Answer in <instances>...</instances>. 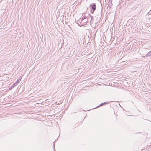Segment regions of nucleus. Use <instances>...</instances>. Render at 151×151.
Wrapping results in <instances>:
<instances>
[{"mask_svg":"<svg viewBox=\"0 0 151 151\" xmlns=\"http://www.w3.org/2000/svg\"><path fill=\"white\" fill-rule=\"evenodd\" d=\"M108 5L109 6V8H110L111 6L112 5V2H108Z\"/></svg>","mask_w":151,"mask_h":151,"instance_id":"nucleus-6","label":"nucleus"},{"mask_svg":"<svg viewBox=\"0 0 151 151\" xmlns=\"http://www.w3.org/2000/svg\"><path fill=\"white\" fill-rule=\"evenodd\" d=\"M136 9H137H137H139V8L137 7V8H136Z\"/></svg>","mask_w":151,"mask_h":151,"instance_id":"nucleus-10","label":"nucleus"},{"mask_svg":"<svg viewBox=\"0 0 151 151\" xmlns=\"http://www.w3.org/2000/svg\"><path fill=\"white\" fill-rule=\"evenodd\" d=\"M86 19V17L83 16L82 17L81 19V21H83V20L85 19Z\"/></svg>","mask_w":151,"mask_h":151,"instance_id":"nucleus-7","label":"nucleus"},{"mask_svg":"<svg viewBox=\"0 0 151 151\" xmlns=\"http://www.w3.org/2000/svg\"><path fill=\"white\" fill-rule=\"evenodd\" d=\"M146 56L148 58H151V50L149 52H148L146 54Z\"/></svg>","mask_w":151,"mask_h":151,"instance_id":"nucleus-2","label":"nucleus"},{"mask_svg":"<svg viewBox=\"0 0 151 151\" xmlns=\"http://www.w3.org/2000/svg\"><path fill=\"white\" fill-rule=\"evenodd\" d=\"M88 22V20H87V21H86V22Z\"/></svg>","mask_w":151,"mask_h":151,"instance_id":"nucleus-11","label":"nucleus"},{"mask_svg":"<svg viewBox=\"0 0 151 151\" xmlns=\"http://www.w3.org/2000/svg\"><path fill=\"white\" fill-rule=\"evenodd\" d=\"M89 7L91 9V12L92 14L93 13L94 11L96 9V4L93 3L91 4L90 5Z\"/></svg>","mask_w":151,"mask_h":151,"instance_id":"nucleus-1","label":"nucleus"},{"mask_svg":"<svg viewBox=\"0 0 151 151\" xmlns=\"http://www.w3.org/2000/svg\"><path fill=\"white\" fill-rule=\"evenodd\" d=\"M53 146H54V147H55V144H54Z\"/></svg>","mask_w":151,"mask_h":151,"instance_id":"nucleus-12","label":"nucleus"},{"mask_svg":"<svg viewBox=\"0 0 151 151\" xmlns=\"http://www.w3.org/2000/svg\"><path fill=\"white\" fill-rule=\"evenodd\" d=\"M19 83V81L18 80H17V81L15 83V84H16V85L17 86L18 84Z\"/></svg>","mask_w":151,"mask_h":151,"instance_id":"nucleus-8","label":"nucleus"},{"mask_svg":"<svg viewBox=\"0 0 151 151\" xmlns=\"http://www.w3.org/2000/svg\"><path fill=\"white\" fill-rule=\"evenodd\" d=\"M109 102H105L104 103H102L99 106H98L97 107H99L101 106L105 105L106 104H109Z\"/></svg>","mask_w":151,"mask_h":151,"instance_id":"nucleus-4","label":"nucleus"},{"mask_svg":"<svg viewBox=\"0 0 151 151\" xmlns=\"http://www.w3.org/2000/svg\"><path fill=\"white\" fill-rule=\"evenodd\" d=\"M17 86V85H16V84L14 83L13 84V85L11 86V87L9 88V90H11L13 88H14L15 86Z\"/></svg>","mask_w":151,"mask_h":151,"instance_id":"nucleus-3","label":"nucleus"},{"mask_svg":"<svg viewBox=\"0 0 151 151\" xmlns=\"http://www.w3.org/2000/svg\"><path fill=\"white\" fill-rule=\"evenodd\" d=\"M112 0H107V1L108 2H112Z\"/></svg>","mask_w":151,"mask_h":151,"instance_id":"nucleus-9","label":"nucleus"},{"mask_svg":"<svg viewBox=\"0 0 151 151\" xmlns=\"http://www.w3.org/2000/svg\"><path fill=\"white\" fill-rule=\"evenodd\" d=\"M90 16L91 17V21L90 22V25H91V24H92V20L93 19V17L92 16H91V15H90Z\"/></svg>","mask_w":151,"mask_h":151,"instance_id":"nucleus-5","label":"nucleus"}]
</instances>
